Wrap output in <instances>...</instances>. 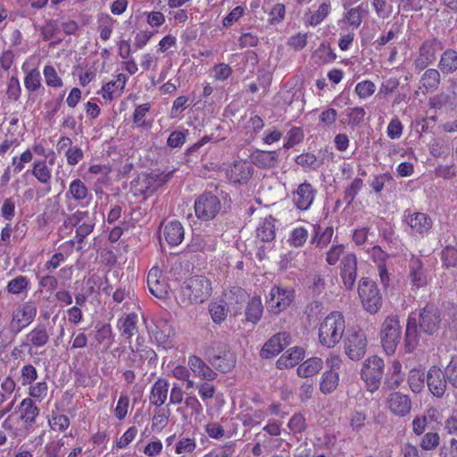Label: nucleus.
<instances>
[{"instance_id": "obj_1", "label": "nucleus", "mask_w": 457, "mask_h": 457, "mask_svg": "<svg viewBox=\"0 0 457 457\" xmlns=\"http://www.w3.org/2000/svg\"><path fill=\"white\" fill-rule=\"evenodd\" d=\"M212 287L211 280L204 276H192L180 286L177 300L179 303L188 306L203 303L211 296Z\"/></svg>"}, {"instance_id": "obj_2", "label": "nucleus", "mask_w": 457, "mask_h": 457, "mask_svg": "<svg viewBox=\"0 0 457 457\" xmlns=\"http://www.w3.org/2000/svg\"><path fill=\"white\" fill-rule=\"evenodd\" d=\"M345 331V320L340 312H332L320 321L318 339L327 348L335 347L342 339Z\"/></svg>"}, {"instance_id": "obj_3", "label": "nucleus", "mask_w": 457, "mask_h": 457, "mask_svg": "<svg viewBox=\"0 0 457 457\" xmlns=\"http://www.w3.org/2000/svg\"><path fill=\"white\" fill-rule=\"evenodd\" d=\"M19 418L23 422L21 428H13L12 419L9 416L2 424V427L10 431L13 438H25L36 424L37 418L39 416V408L31 398H24L18 406Z\"/></svg>"}, {"instance_id": "obj_4", "label": "nucleus", "mask_w": 457, "mask_h": 457, "mask_svg": "<svg viewBox=\"0 0 457 457\" xmlns=\"http://www.w3.org/2000/svg\"><path fill=\"white\" fill-rule=\"evenodd\" d=\"M358 294L363 308L370 313H377L382 306V295L374 281L362 278L358 285Z\"/></svg>"}, {"instance_id": "obj_5", "label": "nucleus", "mask_w": 457, "mask_h": 457, "mask_svg": "<svg viewBox=\"0 0 457 457\" xmlns=\"http://www.w3.org/2000/svg\"><path fill=\"white\" fill-rule=\"evenodd\" d=\"M167 177L155 170L142 173L131 181V191L136 196H147L160 187L167 180Z\"/></svg>"}, {"instance_id": "obj_6", "label": "nucleus", "mask_w": 457, "mask_h": 457, "mask_svg": "<svg viewBox=\"0 0 457 457\" xmlns=\"http://www.w3.org/2000/svg\"><path fill=\"white\" fill-rule=\"evenodd\" d=\"M381 344L386 354H393L401 339V326L398 317H386L381 326Z\"/></svg>"}, {"instance_id": "obj_7", "label": "nucleus", "mask_w": 457, "mask_h": 457, "mask_svg": "<svg viewBox=\"0 0 457 457\" xmlns=\"http://www.w3.org/2000/svg\"><path fill=\"white\" fill-rule=\"evenodd\" d=\"M195 216L204 221L215 219L221 210L220 198L211 192L201 194L195 201Z\"/></svg>"}, {"instance_id": "obj_8", "label": "nucleus", "mask_w": 457, "mask_h": 457, "mask_svg": "<svg viewBox=\"0 0 457 457\" xmlns=\"http://www.w3.org/2000/svg\"><path fill=\"white\" fill-rule=\"evenodd\" d=\"M367 338L363 330L353 328L349 329L344 339L345 354L351 360H360L365 354Z\"/></svg>"}, {"instance_id": "obj_9", "label": "nucleus", "mask_w": 457, "mask_h": 457, "mask_svg": "<svg viewBox=\"0 0 457 457\" xmlns=\"http://www.w3.org/2000/svg\"><path fill=\"white\" fill-rule=\"evenodd\" d=\"M37 306L28 301L22 303L12 312V320L10 322V330L14 336L18 335L21 330L33 322L37 316Z\"/></svg>"}, {"instance_id": "obj_10", "label": "nucleus", "mask_w": 457, "mask_h": 457, "mask_svg": "<svg viewBox=\"0 0 457 457\" xmlns=\"http://www.w3.org/2000/svg\"><path fill=\"white\" fill-rule=\"evenodd\" d=\"M383 372L384 361L381 358L372 356L365 361L361 375L370 392L378 388Z\"/></svg>"}, {"instance_id": "obj_11", "label": "nucleus", "mask_w": 457, "mask_h": 457, "mask_svg": "<svg viewBox=\"0 0 457 457\" xmlns=\"http://www.w3.org/2000/svg\"><path fill=\"white\" fill-rule=\"evenodd\" d=\"M442 49V43L436 38L424 41L420 46L418 55L413 62L415 69L421 71L433 64L436 60L437 54Z\"/></svg>"}, {"instance_id": "obj_12", "label": "nucleus", "mask_w": 457, "mask_h": 457, "mask_svg": "<svg viewBox=\"0 0 457 457\" xmlns=\"http://www.w3.org/2000/svg\"><path fill=\"white\" fill-rule=\"evenodd\" d=\"M293 299V289L275 286L270 291L267 308L275 314L280 313L291 304Z\"/></svg>"}, {"instance_id": "obj_13", "label": "nucleus", "mask_w": 457, "mask_h": 457, "mask_svg": "<svg viewBox=\"0 0 457 457\" xmlns=\"http://www.w3.org/2000/svg\"><path fill=\"white\" fill-rule=\"evenodd\" d=\"M92 198L91 194L86 184L79 179H73L65 193V199L68 202L67 208L72 211L75 207L71 203V200L77 202L78 204L85 207L88 205Z\"/></svg>"}, {"instance_id": "obj_14", "label": "nucleus", "mask_w": 457, "mask_h": 457, "mask_svg": "<svg viewBox=\"0 0 457 457\" xmlns=\"http://www.w3.org/2000/svg\"><path fill=\"white\" fill-rule=\"evenodd\" d=\"M316 194L315 187L310 182L304 181L292 192V202L297 210L307 211L312 205Z\"/></svg>"}, {"instance_id": "obj_15", "label": "nucleus", "mask_w": 457, "mask_h": 457, "mask_svg": "<svg viewBox=\"0 0 457 457\" xmlns=\"http://www.w3.org/2000/svg\"><path fill=\"white\" fill-rule=\"evenodd\" d=\"M441 321L438 309L433 305H427L420 312L419 328L420 330L433 335L438 330Z\"/></svg>"}, {"instance_id": "obj_16", "label": "nucleus", "mask_w": 457, "mask_h": 457, "mask_svg": "<svg viewBox=\"0 0 457 457\" xmlns=\"http://www.w3.org/2000/svg\"><path fill=\"white\" fill-rule=\"evenodd\" d=\"M340 277L345 287L353 288L357 278V257L354 253H346L340 262Z\"/></svg>"}, {"instance_id": "obj_17", "label": "nucleus", "mask_w": 457, "mask_h": 457, "mask_svg": "<svg viewBox=\"0 0 457 457\" xmlns=\"http://www.w3.org/2000/svg\"><path fill=\"white\" fill-rule=\"evenodd\" d=\"M405 222L411 228L413 233L424 235L432 228L433 221L431 218L424 212L405 211Z\"/></svg>"}, {"instance_id": "obj_18", "label": "nucleus", "mask_w": 457, "mask_h": 457, "mask_svg": "<svg viewBox=\"0 0 457 457\" xmlns=\"http://www.w3.org/2000/svg\"><path fill=\"white\" fill-rule=\"evenodd\" d=\"M427 385L434 396L437 398L444 396L446 391L447 381L439 367L432 366L429 368L427 374Z\"/></svg>"}, {"instance_id": "obj_19", "label": "nucleus", "mask_w": 457, "mask_h": 457, "mask_svg": "<svg viewBox=\"0 0 457 457\" xmlns=\"http://www.w3.org/2000/svg\"><path fill=\"white\" fill-rule=\"evenodd\" d=\"M187 366L194 376L203 381H212L217 378V372L197 355H190Z\"/></svg>"}, {"instance_id": "obj_20", "label": "nucleus", "mask_w": 457, "mask_h": 457, "mask_svg": "<svg viewBox=\"0 0 457 457\" xmlns=\"http://www.w3.org/2000/svg\"><path fill=\"white\" fill-rule=\"evenodd\" d=\"M386 404L390 411L399 417L406 416L411 410V401L409 395L401 392L389 394L386 399Z\"/></svg>"}, {"instance_id": "obj_21", "label": "nucleus", "mask_w": 457, "mask_h": 457, "mask_svg": "<svg viewBox=\"0 0 457 457\" xmlns=\"http://www.w3.org/2000/svg\"><path fill=\"white\" fill-rule=\"evenodd\" d=\"M290 335L287 332L278 333L267 341L261 350L262 358H271L278 354L290 344Z\"/></svg>"}, {"instance_id": "obj_22", "label": "nucleus", "mask_w": 457, "mask_h": 457, "mask_svg": "<svg viewBox=\"0 0 457 457\" xmlns=\"http://www.w3.org/2000/svg\"><path fill=\"white\" fill-rule=\"evenodd\" d=\"M208 361L217 370L226 373L235 367L236 356L233 352L224 346L217 353L211 356Z\"/></svg>"}, {"instance_id": "obj_23", "label": "nucleus", "mask_w": 457, "mask_h": 457, "mask_svg": "<svg viewBox=\"0 0 457 457\" xmlns=\"http://www.w3.org/2000/svg\"><path fill=\"white\" fill-rule=\"evenodd\" d=\"M49 334L45 325H37L31 329L26 336L22 342V346L29 347L30 352L32 347L41 348L45 346L49 341Z\"/></svg>"}, {"instance_id": "obj_24", "label": "nucleus", "mask_w": 457, "mask_h": 457, "mask_svg": "<svg viewBox=\"0 0 457 457\" xmlns=\"http://www.w3.org/2000/svg\"><path fill=\"white\" fill-rule=\"evenodd\" d=\"M409 278L412 287L420 288L428 284V276L421 260L411 255L409 261Z\"/></svg>"}, {"instance_id": "obj_25", "label": "nucleus", "mask_w": 457, "mask_h": 457, "mask_svg": "<svg viewBox=\"0 0 457 457\" xmlns=\"http://www.w3.org/2000/svg\"><path fill=\"white\" fill-rule=\"evenodd\" d=\"M278 153L277 151L254 150L250 154L251 163L259 169H272L278 162Z\"/></svg>"}, {"instance_id": "obj_26", "label": "nucleus", "mask_w": 457, "mask_h": 457, "mask_svg": "<svg viewBox=\"0 0 457 457\" xmlns=\"http://www.w3.org/2000/svg\"><path fill=\"white\" fill-rule=\"evenodd\" d=\"M54 158L49 160L48 164L46 160H35L30 170L33 177L42 185L50 187L52 180L51 165L54 164Z\"/></svg>"}, {"instance_id": "obj_27", "label": "nucleus", "mask_w": 457, "mask_h": 457, "mask_svg": "<svg viewBox=\"0 0 457 457\" xmlns=\"http://www.w3.org/2000/svg\"><path fill=\"white\" fill-rule=\"evenodd\" d=\"M331 4L328 0L322 1L317 10H308L303 14V21L306 25L316 27L320 25L330 13Z\"/></svg>"}, {"instance_id": "obj_28", "label": "nucleus", "mask_w": 457, "mask_h": 457, "mask_svg": "<svg viewBox=\"0 0 457 457\" xmlns=\"http://www.w3.org/2000/svg\"><path fill=\"white\" fill-rule=\"evenodd\" d=\"M170 384L165 378H158L152 386L149 403L155 407H162L168 397Z\"/></svg>"}, {"instance_id": "obj_29", "label": "nucleus", "mask_w": 457, "mask_h": 457, "mask_svg": "<svg viewBox=\"0 0 457 457\" xmlns=\"http://www.w3.org/2000/svg\"><path fill=\"white\" fill-rule=\"evenodd\" d=\"M163 236L170 245L177 246L183 241L185 230L179 221L172 220L165 226Z\"/></svg>"}, {"instance_id": "obj_30", "label": "nucleus", "mask_w": 457, "mask_h": 457, "mask_svg": "<svg viewBox=\"0 0 457 457\" xmlns=\"http://www.w3.org/2000/svg\"><path fill=\"white\" fill-rule=\"evenodd\" d=\"M127 80L128 78L126 75L122 73L118 74L115 80H112L103 86V97L107 100H112L114 97L120 96L125 87Z\"/></svg>"}, {"instance_id": "obj_31", "label": "nucleus", "mask_w": 457, "mask_h": 457, "mask_svg": "<svg viewBox=\"0 0 457 457\" xmlns=\"http://www.w3.org/2000/svg\"><path fill=\"white\" fill-rule=\"evenodd\" d=\"M303 356L304 350L303 348H290L277 361V367L278 369L294 367L303 358Z\"/></svg>"}, {"instance_id": "obj_32", "label": "nucleus", "mask_w": 457, "mask_h": 457, "mask_svg": "<svg viewBox=\"0 0 457 457\" xmlns=\"http://www.w3.org/2000/svg\"><path fill=\"white\" fill-rule=\"evenodd\" d=\"M276 236L275 220L268 216L260 221L256 228V237L262 242H271Z\"/></svg>"}, {"instance_id": "obj_33", "label": "nucleus", "mask_w": 457, "mask_h": 457, "mask_svg": "<svg viewBox=\"0 0 457 457\" xmlns=\"http://www.w3.org/2000/svg\"><path fill=\"white\" fill-rule=\"evenodd\" d=\"M252 174V163L239 160L236 161L233 166L230 169V178L235 182H244L246 181Z\"/></svg>"}, {"instance_id": "obj_34", "label": "nucleus", "mask_w": 457, "mask_h": 457, "mask_svg": "<svg viewBox=\"0 0 457 457\" xmlns=\"http://www.w3.org/2000/svg\"><path fill=\"white\" fill-rule=\"evenodd\" d=\"M138 318L136 313H129L118 320V328L122 337L130 339L137 332Z\"/></svg>"}, {"instance_id": "obj_35", "label": "nucleus", "mask_w": 457, "mask_h": 457, "mask_svg": "<svg viewBox=\"0 0 457 457\" xmlns=\"http://www.w3.org/2000/svg\"><path fill=\"white\" fill-rule=\"evenodd\" d=\"M323 367V361L319 357L307 359L297 368V374L302 378H309L317 374Z\"/></svg>"}, {"instance_id": "obj_36", "label": "nucleus", "mask_w": 457, "mask_h": 457, "mask_svg": "<svg viewBox=\"0 0 457 457\" xmlns=\"http://www.w3.org/2000/svg\"><path fill=\"white\" fill-rule=\"evenodd\" d=\"M266 418V412L261 409L249 408L241 412L240 420L245 427L253 428L260 425Z\"/></svg>"}, {"instance_id": "obj_37", "label": "nucleus", "mask_w": 457, "mask_h": 457, "mask_svg": "<svg viewBox=\"0 0 457 457\" xmlns=\"http://www.w3.org/2000/svg\"><path fill=\"white\" fill-rule=\"evenodd\" d=\"M438 68L444 74L453 73L457 71V51L446 49L441 55Z\"/></svg>"}, {"instance_id": "obj_38", "label": "nucleus", "mask_w": 457, "mask_h": 457, "mask_svg": "<svg viewBox=\"0 0 457 457\" xmlns=\"http://www.w3.org/2000/svg\"><path fill=\"white\" fill-rule=\"evenodd\" d=\"M440 82V72L433 68L426 70L420 79V87L431 92L438 88Z\"/></svg>"}, {"instance_id": "obj_39", "label": "nucleus", "mask_w": 457, "mask_h": 457, "mask_svg": "<svg viewBox=\"0 0 457 457\" xmlns=\"http://www.w3.org/2000/svg\"><path fill=\"white\" fill-rule=\"evenodd\" d=\"M22 71L26 73L24 87L29 92H37L43 87L41 74L37 68L28 71L25 68V64H23Z\"/></svg>"}, {"instance_id": "obj_40", "label": "nucleus", "mask_w": 457, "mask_h": 457, "mask_svg": "<svg viewBox=\"0 0 457 457\" xmlns=\"http://www.w3.org/2000/svg\"><path fill=\"white\" fill-rule=\"evenodd\" d=\"M339 383V374L337 370H326L320 378V389L327 395L335 391Z\"/></svg>"}, {"instance_id": "obj_41", "label": "nucleus", "mask_w": 457, "mask_h": 457, "mask_svg": "<svg viewBox=\"0 0 457 457\" xmlns=\"http://www.w3.org/2000/svg\"><path fill=\"white\" fill-rule=\"evenodd\" d=\"M30 287L29 279L22 275H19L11 279L6 287L5 290L11 295H21L27 294Z\"/></svg>"}, {"instance_id": "obj_42", "label": "nucleus", "mask_w": 457, "mask_h": 457, "mask_svg": "<svg viewBox=\"0 0 457 457\" xmlns=\"http://www.w3.org/2000/svg\"><path fill=\"white\" fill-rule=\"evenodd\" d=\"M263 312V306L260 296H253L247 304L245 310L246 320L252 323H257Z\"/></svg>"}, {"instance_id": "obj_43", "label": "nucleus", "mask_w": 457, "mask_h": 457, "mask_svg": "<svg viewBox=\"0 0 457 457\" xmlns=\"http://www.w3.org/2000/svg\"><path fill=\"white\" fill-rule=\"evenodd\" d=\"M277 440L271 438L267 434L258 433L255 435V444L252 449L254 456L260 457L264 452L270 453L271 445Z\"/></svg>"}, {"instance_id": "obj_44", "label": "nucleus", "mask_w": 457, "mask_h": 457, "mask_svg": "<svg viewBox=\"0 0 457 457\" xmlns=\"http://www.w3.org/2000/svg\"><path fill=\"white\" fill-rule=\"evenodd\" d=\"M438 411L435 408H430L427 413L421 417H416L412 420V431L415 435L420 436L426 430L428 420H436Z\"/></svg>"}, {"instance_id": "obj_45", "label": "nucleus", "mask_w": 457, "mask_h": 457, "mask_svg": "<svg viewBox=\"0 0 457 457\" xmlns=\"http://www.w3.org/2000/svg\"><path fill=\"white\" fill-rule=\"evenodd\" d=\"M95 346L98 347L103 345L104 350H107L112 342V328L110 324H104L97 328L94 336Z\"/></svg>"}, {"instance_id": "obj_46", "label": "nucleus", "mask_w": 457, "mask_h": 457, "mask_svg": "<svg viewBox=\"0 0 457 457\" xmlns=\"http://www.w3.org/2000/svg\"><path fill=\"white\" fill-rule=\"evenodd\" d=\"M425 373L423 370L419 369H411L408 376V384L411 390L419 394L424 388Z\"/></svg>"}, {"instance_id": "obj_47", "label": "nucleus", "mask_w": 457, "mask_h": 457, "mask_svg": "<svg viewBox=\"0 0 457 457\" xmlns=\"http://www.w3.org/2000/svg\"><path fill=\"white\" fill-rule=\"evenodd\" d=\"M170 416V409L157 407L152 419L153 430H162L168 425Z\"/></svg>"}, {"instance_id": "obj_48", "label": "nucleus", "mask_w": 457, "mask_h": 457, "mask_svg": "<svg viewBox=\"0 0 457 457\" xmlns=\"http://www.w3.org/2000/svg\"><path fill=\"white\" fill-rule=\"evenodd\" d=\"M208 311L212 321L216 324H220L227 319L228 310L222 303L212 302L208 306Z\"/></svg>"}, {"instance_id": "obj_49", "label": "nucleus", "mask_w": 457, "mask_h": 457, "mask_svg": "<svg viewBox=\"0 0 457 457\" xmlns=\"http://www.w3.org/2000/svg\"><path fill=\"white\" fill-rule=\"evenodd\" d=\"M32 159L33 154L29 148H27L20 156H13L12 159L13 172L16 174L21 172L25 168V164L30 162Z\"/></svg>"}, {"instance_id": "obj_50", "label": "nucleus", "mask_w": 457, "mask_h": 457, "mask_svg": "<svg viewBox=\"0 0 457 457\" xmlns=\"http://www.w3.org/2000/svg\"><path fill=\"white\" fill-rule=\"evenodd\" d=\"M365 13L366 10L362 7V5H358L356 7L351 8L346 12L345 19L351 26L358 28L361 24Z\"/></svg>"}, {"instance_id": "obj_51", "label": "nucleus", "mask_w": 457, "mask_h": 457, "mask_svg": "<svg viewBox=\"0 0 457 457\" xmlns=\"http://www.w3.org/2000/svg\"><path fill=\"white\" fill-rule=\"evenodd\" d=\"M29 386H30L29 388V398L41 402L46 397L48 392V386L46 382L40 381L35 383L34 385L31 384Z\"/></svg>"}, {"instance_id": "obj_52", "label": "nucleus", "mask_w": 457, "mask_h": 457, "mask_svg": "<svg viewBox=\"0 0 457 457\" xmlns=\"http://www.w3.org/2000/svg\"><path fill=\"white\" fill-rule=\"evenodd\" d=\"M195 448L196 442L194 438L182 437L176 444L175 453L179 455H187L192 453Z\"/></svg>"}, {"instance_id": "obj_53", "label": "nucleus", "mask_w": 457, "mask_h": 457, "mask_svg": "<svg viewBox=\"0 0 457 457\" xmlns=\"http://www.w3.org/2000/svg\"><path fill=\"white\" fill-rule=\"evenodd\" d=\"M43 74L47 86L52 87H62V80L52 65H46L43 69Z\"/></svg>"}, {"instance_id": "obj_54", "label": "nucleus", "mask_w": 457, "mask_h": 457, "mask_svg": "<svg viewBox=\"0 0 457 457\" xmlns=\"http://www.w3.org/2000/svg\"><path fill=\"white\" fill-rule=\"evenodd\" d=\"M6 95L9 100L18 101L21 95V87L17 76L12 75L7 82Z\"/></svg>"}, {"instance_id": "obj_55", "label": "nucleus", "mask_w": 457, "mask_h": 457, "mask_svg": "<svg viewBox=\"0 0 457 457\" xmlns=\"http://www.w3.org/2000/svg\"><path fill=\"white\" fill-rule=\"evenodd\" d=\"M308 238V231L303 227H298L292 230L288 242L295 247H300L304 245Z\"/></svg>"}, {"instance_id": "obj_56", "label": "nucleus", "mask_w": 457, "mask_h": 457, "mask_svg": "<svg viewBox=\"0 0 457 457\" xmlns=\"http://www.w3.org/2000/svg\"><path fill=\"white\" fill-rule=\"evenodd\" d=\"M50 428L54 431H65L70 426V420L63 414H53L48 420Z\"/></svg>"}, {"instance_id": "obj_57", "label": "nucleus", "mask_w": 457, "mask_h": 457, "mask_svg": "<svg viewBox=\"0 0 457 457\" xmlns=\"http://www.w3.org/2000/svg\"><path fill=\"white\" fill-rule=\"evenodd\" d=\"M345 115L350 125L360 126L364 121L366 112L362 107L348 108L345 110Z\"/></svg>"}, {"instance_id": "obj_58", "label": "nucleus", "mask_w": 457, "mask_h": 457, "mask_svg": "<svg viewBox=\"0 0 457 457\" xmlns=\"http://www.w3.org/2000/svg\"><path fill=\"white\" fill-rule=\"evenodd\" d=\"M37 378V369L32 364H26L21 370V384L25 386L31 385Z\"/></svg>"}, {"instance_id": "obj_59", "label": "nucleus", "mask_w": 457, "mask_h": 457, "mask_svg": "<svg viewBox=\"0 0 457 457\" xmlns=\"http://www.w3.org/2000/svg\"><path fill=\"white\" fill-rule=\"evenodd\" d=\"M363 186V181L361 179H354L350 186L345 191L344 201L347 205H350L357 194L360 192Z\"/></svg>"}, {"instance_id": "obj_60", "label": "nucleus", "mask_w": 457, "mask_h": 457, "mask_svg": "<svg viewBox=\"0 0 457 457\" xmlns=\"http://www.w3.org/2000/svg\"><path fill=\"white\" fill-rule=\"evenodd\" d=\"M446 381L454 388H457V356H453L444 370Z\"/></svg>"}, {"instance_id": "obj_61", "label": "nucleus", "mask_w": 457, "mask_h": 457, "mask_svg": "<svg viewBox=\"0 0 457 457\" xmlns=\"http://www.w3.org/2000/svg\"><path fill=\"white\" fill-rule=\"evenodd\" d=\"M205 433L213 439H221L223 437H230V435L227 434L223 427L218 422H209L204 426Z\"/></svg>"}, {"instance_id": "obj_62", "label": "nucleus", "mask_w": 457, "mask_h": 457, "mask_svg": "<svg viewBox=\"0 0 457 457\" xmlns=\"http://www.w3.org/2000/svg\"><path fill=\"white\" fill-rule=\"evenodd\" d=\"M376 90V86L371 80H363L355 86V93L360 98H368L371 96Z\"/></svg>"}, {"instance_id": "obj_63", "label": "nucleus", "mask_w": 457, "mask_h": 457, "mask_svg": "<svg viewBox=\"0 0 457 457\" xmlns=\"http://www.w3.org/2000/svg\"><path fill=\"white\" fill-rule=\"evenodd\" d=\"M440 436L436 432H428L420 439V445L423 450L429 451L439 445Z\"/></svg>"}, {"instance_id": "obj_64", "label": "nucleus", "mask_w": 457, "mask_h": 457, "mask_svg": "<svg viewBox=\"0 0 457 457\" xmlns=\"http://www.w3.org/2000/svg\"><path fill=\"white\" fill-rule=\"evenodd\" d=\"M148 287L151 294L157 298L162 299L168 295L169 286L163 278L152 282V284L148 285Z\"/></svg>"}]
</instances>
